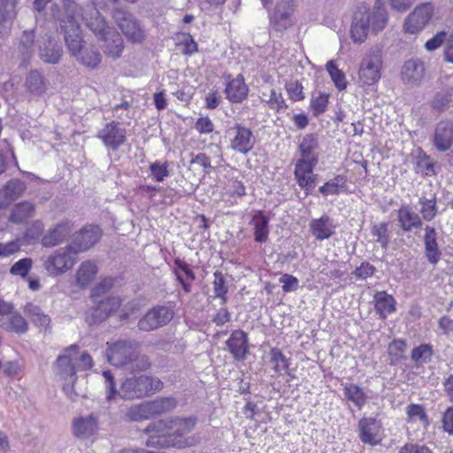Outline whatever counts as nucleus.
Returning a JSON list of instances; mask_svg holds the SVG:
<instances>
[{
    "instance_id": "obj_1",
    "label": "nucleus",
    "mask_w": 453,
    "mask_h": 453,
    "mask_svg": "<svg viewBox=\"0 0 453 453\" xmlns=\"http://www.w3.org/2000/svg\"><path fill=\"white\" fill-rule=\"evenodd\" d=\"M196 424L195 418H173L150 423L144 430L148 434V447H173L184 449L198 442V437L190 434Z\"/></svg>"
},
{
    "instance_id": "obj_2",
    "label": "nucleus",
    "mask_w": 453,
    "mask_h": 453,
    "mask_svg": "<svg viewBox=\"0 0 453 453\" xmlns=\"http://www.w3.org/2000/svg\"><path fill=\"white\" fill-rule=\"evenodd\" d=\"M102 375L105 380L106 399L108 401H111L117 395L127 400L142 398L160 391L163 388V383L159 379L140 375L126 378L118 391L113 374L110 371H104Z\"/></svg>"
},
{
    "instance_id": "obj_3",
    "label": "nucleus",
    "mask_w": 453,
    "mask_h": 453,
    "mask_svg": "<svg viewBox=\"0 0 453 453\" xmlns=\"http://www.w3.org/2000/svg\"><path fill=\"white\" fill-rule=\"evenodd\" d=\"M388 22V12L380 0H376L372 9L358 6L352 20L350 35L355 43L364 42L369 35L382 31Z\"/></svg>"
},
{
    "instance_id": "obj_4",
    "label": "nucleus",
    "mask_w": 453,
    "mask_h": 453,
    "mask_svg": "<svg viewBox=\"0 0 453 453\" xmlns=\"http://www.w3.org/2000/svg\"><path fill=\"white\" fill-rule=\"evenodd\" d=\"M300 158L295 166V178L306 195L313 188L316 175L313 170L319 162V141L315 134H305L299 144Z\"/></svg>"
},
{
    "instance_id": "obj_5",
    "label": "nucleus",
    "mask_w": 453,
    "mask_h": 453,
    "mask_svg": "<svg viewBox=\"0 0 453 453\" xmlns=\"http://www.w3.org/2000/svg\"><path fill=\"white\" fill-rule=\"evenodd\" d=\"M71 31L65 28V40L70 53L82 65L88 68H96L102 58L98 50L93 45H87L82 40L79 23L70 21Z\"/></svg>"
},
{
    "instance_id": "obj_6",
    "label": "nucleus",
    "mask_w": 453,
    "mask_h": 453,
    "mask_svg": "<svg viewBox=\"0 0 453 453\" xmlns=\"http://www.w3.org/2000/svg\"><path fill=\"white\" fill-rule=\"evenodd\" d=\"M73 348H66L63 354L58 356L55 364V375L58 380L63 383V391L71 400H75L78 394L74 390V383L76 382L77 368L71 356Z\"/></svg>"
},
{
    "instance_id": "obj_7",
    "label": "nucleus",
    "mask_w": 453,
    "mask_h": 453,
    "mask_svg": "<svg viewBox=\"0 0 453 453\" xmlns=\"http://www.w3.org/2000/svg\"><path fill=\"white\" fill-rule=\"evenodd\" d=\"M78 253L73 246L68 244L65 247L59 248L43 258V267L47 273L51 277L64 274L71 270L77 262Z\"/></svg>"
},
{
    "instance_id": "obj_8",
    "label": "nucleus",
    "mask_w": 453,
    "mask_h": 453,
    "mask_svg": "<svg viewBox=\"0 0 453 453\" xmlns=\"http://www.w3.org/2000/svg\"><path fill=\"white\" fill-rule=\"evenodd\" d=\"M229 148L240 154L247 155L254 148L256 138L252 131L236 123L228 129Z\"/></svg>"
},
{
    "instance_id": "obj_9",
    "label": "nucleus",
    "mask_w": 453,
    "mask_h": 453,
    "mask_svg": "<svg viewBox=\"0 0 453 453\" xmlns=\"http://www.w3.org/2000/svg\"><path fill=\"white\" fill-rule=\"evenodd\" d=\"M381 58L379 54L371 52L362 59L359 70L358 80L363 87L374 85L380 79Z\"/></svg>"
},
{
    "instance_id": "obj_10",
    "label": "nucleus",
    "mask_w": 453,
    "mask_h": 453,
    "mask_svg": "<svg viewBox=\"0 0 453 453\" xmlns=\"http://www.w3.org/2000/svg\"><path fill=\"white\" fill-rule=\"evenodd\" d=\"M171 307L157 305L150 309L138 322L140 330L152 331L167 325L173 318Z\"/></svg>"
},
{
    "instance_id": "obj_11",
    "label": "nucleus",
    "mask_w": 453,
    "mask_h": 453,
    "mask_svg": "<svg viewBox=\"0 0 453 453\" xmlns=\"http://www.w3.org/2000/svg\"><path fill=\"white\" fill-rule=\"evenodd\" d=\"M107 345V360L115 366L128 365L129 361L135 356V349H137V344L129 341H118Z\"/></svg>"
},
{
    "instance_id": "obj_12",
    "label": "nucleus",
    "mask_w": 453,
    "mask_h": 453,
    "mask_svg": "<svg viewBox=\"0 0 453 453\" xmlns=\"http://www.w3.org/2000/svg\"><path fill=\"white\" fill-rule=\"evenodd\" d=\"M423 231V243L426 257L431 265H435L441 257L440 246L441 242H443L442 237L440 232L431 225H426Z\"/></svg>"
},
{
    "instance_id": "obj_13",
    "label": "nucleus",
    "mask_w": 453,
    "mask_h": 453,
    "mask_svg": "<svg viewBox=\"0 0 453 453\" xmlns=\"http://www.w3.org/2000/svg\"><path fill=\"white\" fill-rule=\"evenodd\" d=\"M433 14L432 4L426 3L417 6L404 21L405 32L412 35L419 33L429 22Z\"/></svg>"
},
{
    "instance_id": "obj_14",
    "label": "nucleus",
    "mask_w": 453,
    "mask_h": 453,
    "mask_svg": "<svg viewBox=\"0 0 453 453\" xmlns=\"http://www.w3.org/2000/svg\"><path fill=\"white\" fill-rule=\"evenodd\" d=\"M97 137L105 147L116 150L125 143L127 130L121 123L111 121L98 131Z\"/></svg>"
},
{
    "instance_id": "obj_15",
    "label": "nucleus",
    "mask_w": 453,
    "mask_h": 453,
    "mask_svg": "<svg viewBox=\"0 0 453 453\" xmlns=\"http://www.w3.org/2000/svg\"><path fill=\"white\" fill-rule=\"evenodd\" d=\"M358 435L364 444L376 446L382 440V426L380 421L372 417L362 418L358 421Z\"/></svg>"
},
{
    "instance_id": "obj_16",
    "label": "nucleus",
    "mask_w": 453,
    "mask_h": 453,
    "mask_svg": "<svg viewBox=\"0 0 453 453\" xmlns=\"http://www.w3.org/2000/svg\"><path fill=\"white\" fill-rule=\"evenodd\" d=\"M113 18L123 34L130 41L139 42L143 39V30L128 12L122 9H117L113 13Z\"/></svg>"
},
{
    "instance_id": "obj_17",
    "label": "nucleus",
    "mask_w": 453,
    "mask_h": 453,
    "mask_svg": "<svg viewBox=\"0 0 453 453\" xmlns=\"http://www.w3.org/2000/svg\"><path fill=\"white\" fill-rule=\"evenodd\" d=\"M97 306L86 311L85 319L89 325L105 320L112 312L117 311L122 303L119 297L112 296L97 301Z\"/></svg>"
},
{
    "instance_id": "obj_18",
    "label": "nucleus",
    "mask_w": 453,
    "mask_h": 453,
    "mask_svg": "<svg viewBox=\"0 0 453 453\" xmlns=\"http://www.w3.org/2000/svg\"><path fill=\"white\" fill-rule=\"evenodd\" d=\"M293 12V0H281L278 2L273 11L270 13L271 25L277 31L286 29L292 23L291 15Z\"/></svg>"
},
{
    "instance_id": "obj_19",
    "label": "nucleus",
    "mask_w": 453,
    "mask_h": 453,
    "mask_svg": "<svg viewBox=\"0 0 453 453\" xmlns=\"http://www.w3.org/2000/svg\"><path fill=\"white\" fill-rule=\"evenodd\" d=\"M102 232L98 226H89L82 228L77 233L70 243L73 246L74 250L79 254L84 252L96 244L100 237Z\"/></svg>"
},
{
    "instance_id": "obj_20",
    "label": "nucleus",
    "mask_w": 453,
    "mask_h": 453,
    "mask_svg": "<svg viewBox=\"0 0 453 453\" xmlns=\"http://www.w3.org/2000/svg\"><path fill=\"white\" fill-rule=\"evenodd\" d=\"M73 227V226L69 220L56 224L42 237V245L50 248L60 244L70 234Z\"/></svg>"
},
{
    "instance_id": "obj_21",
    "label": "nucleus",
    "mask_w": 453,
    "mask_h": 453,
    "mask_svg": "<svg viewBox=\"0 0 453 453\" xmlns=\"http://www.w3.org/2000/svg\"><path fill=\"white\" fill-rule=\"evenodd\" d=\"M337 225L328 215H322L310 222V230L314 238L318 241H324L331 238L336 231Z\"/></svg>"
},
{
    "instance_id": "obj_22",
    "label": "nucleus",
    "mask_w": 453,
    "mask_h": 453,
    "mask_svg": "<svg viewBox=\"0 0 453 453\" xmlns=\"http://www.w3.org/2000/svg\"><path fill=\"white\" fill-rule=\"evenodd\" d=\"M229 352L236 360H244L248 352V335L242 330L232 332L229 339L226 342Z\"/></svg>"
},
{
    "instance_id": "obj_23",
    "label": "nucleus",
    "mask_w": 453,
    "mask_h": 453,
    "mask_svg": "<svg viewBox=\"0 0 453 453\" xmlns=\"http://www.w3.org/2000/svg\"><path fill=\"white\" fill-rule=\"evenodd\" d=\"M104 53L113 59L119 58L124 50V42L116 30H108L106 35L99 41Z\"/></svg>"
},
{
    "instance_id": "obj_24",
    "label": "nucleus",
    "mask_w": 453,
    "mask_h": 453,
    "mask_svg": "<svg viewBox=\"0 0 453 453\" xmlns=\"http://www.w3.org/2000/svg\"><path fill=\"white\" fill-rule=\"evenodd\" d=\"M97 429L98 420L93 414L75 418L73 421V434L78 438H88L94 435Z\"/></svg>"
},
{
    "instance_id": "obj_25",
    "label": "nucleus",
    "mask_w": 453,
    "mask_h": 453,
    "mask_svg": "<svg viewBox=\"0 0 453 453\" xmlns=\"http://www.w3.org/2000/svg\"><path fill=\"white\" fill-rule=\"evenodd\" d=\"M397 221L403 232H411L423 226L420 215L413 211L408 204L402 205L397 211Z\"/></svg>"
},
{
    "instance_id": "obj_26",
    "label": "nucleus",
    "mask_w": 453,
    "mask_h": 453,
    "mask_svg": "<svg viewBox=\"0 0 453 453\" xmlns=\"http://www.w3.org/2000/svg\"><path fill=\"white\" fill-rule=\"evenodd\" d=\"M405 412L408 425L416 426L417 429L422 430L423 433L427 431L430 420L423 405L411 403L406 407Z\"/></svg>"
},
{
    "instance_id": "obj_27",
    "label": "nucleus",
    "mask_w": 453,
    "mask_h": 453,
    "mask_svg": "<svg viewBox=\"0 0 453 453\" xmlns=\"http://www.w3.org/2000/svg\"><path fill=\"white\" fill-rule=\"evenodd\" d=\"M249 88L246 85L243 76L239 74L226 83L225 94L226 99L233 103H242L247 98Z\"/></svg>"
},
{
    "instance_id": "obj_28",
    "label": "nucleus",
    "mask_w": 453,
    "mask_h": 453,
    "mask_svg": "<svg viewBox=\"0 0 453 453\" xmlns=\"http://www.w3.org/2000/svg\"><path fill=\"white\" fill-rule=\"evenodd\" d=\"M425 75L424 63L418 58L407 60L401 71V76L404 82L415 84L422 81Z\"/></svg>"
},
{
    "instance_id": "obj_29",
    "label": "nucleus",
    "mask_w": 453,
    "mask_h": 453,
    "mask_svg": "<svg viewBox=\"0 0 453 453\" xmlns=\"http://www.w3.org/2000/svg\"><path fill=\"white\" fill-rule=\"evenodd\" d=\"M0 327L7 332L23 334L27 332L28 324L25 318L13 309L6 316L0 317Z\"/></svg>"
},
{
    "instance_id": "obj_30",
    "label": "nucleus",
    "mask_w": 453,
    "mask_h": 453,
    "mask_svg": "<svg viewBox=\"0 0 453 453\" xmlns=\"http://www.w3.org/2000/svg\"><path fill=\"white\" fill-rule=\"evenodd\" d=\"M453 143V122L441 121L437 124L434 133V145L440 151H445Z\"/></svg>"
},
{
    "instance_id": "obj_31",
    "label": "nucleus",
    "mask_w": 453,
    "mask_h": 453,
    "mask_svg": "<svg viewBox=\"0 0 453 453\" xmlns=\"http://www.w3.org/2000/svg\"><path fill=\"white\" fill-rule=\"evenodd\" d=\"M26 189L23 181L12 179L0 189V208L8 206L12 201L18 199Z\"/></svg>"
},
{
    "instance_id": "obj_32",
    "label": "nucleus",
    "mask_w": 453,
    "mask_h": 453,
    "mask_svg": "<svg viewBox=\"0 0 453 453\" xmlns=\"http://www.w3.org/2000/svg\"><path fill=\"white\" fill-rule=\"evenodd\" d=\"M373 302L376 313L382 319L395 311L396 301L386 291L376 292L373 296Z\"/></svg>"
},
{
    "instance_id": "obj_33",
    "label": "nucleus",
    "mask_w": 453,
    "mask_h": 453,
    "mask_svg": "<svg viewBox=\"0 0 453 453\" xmlns=\"http://www.w3.org/2000/svg\"><path fill=\"white\" fill-rule=\"evenodd\" d=\"M250 225L254 230V240L257 242L264 243L269 236V218L262 211H258L252 216Z\"/></svg>"
},
{
    "instance_id": "obj_34",
    "label": "nucleus",
    "mask_w": 453,
    "mask_h": 453,
    "mask_svg": "<svg viewBox=\"0 0 453 453\" xmlns=\"http://www.w3.org/2000/svg\"><path fill=\"white\" fill-rule=\"evenodd\" d=\"M246 194L243 183L236 179L228 180L222 190L223 200L234 205L237 203V200Z\"/></svg>"
},
{
    "instance_id": "obj_35",
    "label": "nucleus",
    "mask_w": 453,
    "mask_h": 453,
    "mask_svg": "<svg viewBox=\"0 0 453 453\" xmlns=\"http://www.w3.org/2000/svg\"><path fill=\"white\" fill-rule=\"evenodd\" d=\"M35 205L29 202L17 203L11 213L10 221L14 224H25L35 214Z\"/></svg>"
},
{
    "instance_id": "obj_36",
    "label": "nucleus",
    "mask_w": 453,
    "mask_h": 453,
    "mask_svg": "<svg viewBox=\"0 0 453 453\" xmlns=\"http://www.w3.org/2000/svg\"><path fill=\"white\" fill-rule=\"evenodd\" d=\"M86 24L88 27L96 35L98 41L102 40L108 30H115L107 25L104 18L99 13L98 11H95L91 17L86 18Z\"/></svg>"
},
{
    "instance_id": "obj_37",
    "label": "nucleus",
    "mask_w": 453,
    "mask_h": 453,
    "mask_svg": "<svg viewBox=\"0 0 453 453\" xmlns=\"http://www.w3.org/2000/svg\"><path fill=\"white\" fill-rule=\"evenodd\" d=\"M344 395L348 401L352 403L357 410H361L366 403L367 396L358 385L345 383L343 385Z\"/></svg>"
},
{
    "instance_id": "obj_38",
    "label": "nucleus",
    "mask_w": 453,
    "mask_h": 453,
    "mask_svg": "<svg viewBox=\"0 0 453 453\" xmlns=\"http://www.w3.org/2000/svg\"><path fill=\"white\" fill-rule=\"evenodd\" d=\"M62 56L61 46L51 38H48L47 43L44 46H40L41 58L50 64H57Z\"/></svg>"
},
{
    "instance_id": "obj_39",
    "label": "nucleus",
    "mask_w": 453,
    "mask_h": 453,
    "mask_svg": "<svg viewBox=\"0 0 453 453\" xmlns=\"http://www.w3.org/2000/svg\"><path fill=\"white\" fill-rule=\"evenodd\" d=\"M97 266L91 261L82 262L76 273V282L81 288L88 286L97 273Z\"/></svg>"
},
{
    "instance_id": "obj_40",
    "label": "nucleus",
    "mask_w": 453,
    "mask_h": 453,
    "mask_svg": "<svg viewBox=\"0 0 453 453\" xmlns=\"http://www.w3.org/2000/svg\"><path fill=\"white\" fill-rule=\"evenodd\" d=\"M24 311L37 327L41 329H47L50 326V317L43 313L39 306L29 303L25 306Z\"/></svg>"
},
{
    "instance_id": "obj_41",
    "label": "nucleus",
    "mask_w": 453,
    "mask_h": 453,
    "mask_svg": "<svg viewBox=\"0 0 453 453\" xmlns=\"http://www.w3.org/2000/svg\"><path fill=\"white\" fill-rule=\"evenodd\" d=\"M269 354L270 362L273 365V368L275 371V372L279 374H281V372H285L286 374L290 375V359L288 358L278 348L271 349Z\"/></svg>"
},
{
    "instance_id": "obj_42",
    "label": "nucleus",
    "mask_w": 453,
    "mask_h": 453,
    "mask_svg": "<svg viewBox=\"0 0 453 453\" xmlns=\"http://www.w3.org/2000/svg\"><path fill=\"white\" fill-rule=\"evenodd\" d=\"M347 189V177L342 174L335 176L334 179L326 182L319 188L323 196L337 195Z\"/></svg>"
},
{
    "instance_id": "obj_43",
    "label": "nucleus",
    "mask_w": 453,
    "mask_h": 453,
    "mask_svg": "<svg viewBox=\"0 0 453 453\" xmlns=\"http://www.w3.org/2000/svg\"><path fill=\"white\" fill-rule=\"evenodd\" d=\"M63 6L65 10V16L58 17V20L59 21V25L64 35H65V28L72 32L70 27L71 20L78 23L75 16L78 4L74 0H63Z\"/></svg>"
},
{
    "instance_id": "obj_44",
    "label": "nucleus",
    "mask_w": 453,
    "mask_h": 453,
    "mask_svg": "<svg viewBox=\"0 0 453 453\" xmlns=\"http://www.w3.org/2000/svg\"><path fill=\"white\" fill-rule=\"evenodd\" d=\"M418 204L420 206L419 212L422 221L425 220L430 222L436 217L438 213V207L435 196L427 198L422 196L418 199Z\"/></svg>"
},
{
    "instance_id": "obj_45",
    "label": "nucleus",
    "mask_w": 453,
    "mask_h": 453,
    "mask_svg": "<svg viewBox=\"0 0 453 453\" xmlns=\"http://www.w3.org/2000/svg\"><path fill=\"white\" fill-rule=\"evenodd\" d=\"M152 418L173 410L176 400L173 397H161L153 401H147Z\"/></svg>"
},
{
    "instance_id": "obj_46",
    "label": "nucleus",
    "mask_w": 453,
    "mask_h": 453,
    "mask_svg": "<svg viewBox=\"0 0 453 453\" xmlns=\"http://www.w3.org/2000/svg\"><path fill=\"white\" fill-rule=\"evenodd\" d=\"M26 87L29 92L35 95L44 93L46 85L44 78L37 70L31 71L26 79Z\"/></svg>"
},
{
    "instance_id": "obj_47",
    "label": "nucleus",
    "mask_w": 453,
    "mask_h": 453,
    "mask_svg": "<svg viewBox=\"0 0 453 453\" xmlns=\"http://www.w3.org/2000/svg\"><path fill=\"white\" fill-rule=\"evenodd\" d=\"M406 348L407 343L404 340L396 339L391 342L388 347L389 364L394 365L399 363L404 357Z\"/></svg>"
},
{
    "instance_id": "obj_48",
    "label": "nucleus",
    "mask_w": 453,
    "mask_h": 453,
    "mask_svg": "<svg viewBox=\"0 0 453 453\" xmlns=\"http://www.w3.org/2000/svg\"><path fill=\"white\" fill-rule=\"evenodd\" d=\"M127 419L132 421H141L152 418L148 402L132 405L126 412Z\"/></svg>"
},
{
    "instance_id": "obj_49",
    "label": "nucleus",
    "mask_w": 453,
    "mask_h": 453,
    "mask_svg": "<svg viewBox=\"0 0 453 453\" xmlns=\"http://www.w3.org/2000/svg\"><path fill=\"white\" fill-rule=\"evenodd\" d=\"M68 348H73V351H72V356L73 357L72 358L77 370L86 371L93 367V358L89 354L80 351V348L76 344H73Z\"/></svg>"
},
{
    "instance_id": "obj_50",
    "label": "nucleus",
    "mask_w": 453,
    "mask_h": 453,
    "mask_svg": "<svg viewBox=\"0 0 453 453\" xmlns=\"http://www.w3.org/2000/svg\"><path fill=\"white\" fill-rule=\"evenodd\" d=\"M326 68L335 88L340 91L346 89L348 82L345 73L337 67L335 62L329 60L326 65Z\"/></svg>"
},
{
    "instance_id": "obj_51",
    "label": "nucleus",
    "mask_w": 453,
    "mask_h": 453,
    "mask_svg": "<svg viewBox=\"0 0 453 453\" xmlns=\"http://www.w3.org/2000/svg\"><path fill=\"white\" fill-rule=\"evenodd\" d=\"M264 102L271 110L277 112L284 111L288 109V104L280 91L276 88H272L267 98L263 97Z\"/></svg>"
},
{
    "instance_id": "obj_52",
    "label": "nucleus",
    "mask_w": 453,
    "mask_h": 453,
    "mask_svg": "<svg viewBox=\"0 0 453 453\" xmlns=\"http://www.w3.org/2000/svg\"><path fill=\"white\" fill-rule=\"evenodd\" d=\"M433 353L432 346L423 343L412 349L411 357L417 366H420L431 360Z\"/></svg>"
},
{
    "instance_id": "obj_53",
    "label": "nucleus",
    "mask_w": 453,
    "mask_h": 453,
    "mask_svg": "<svg viewBox=\"0 0 453 453\" xmlns=\"http://www.w3.org/2000/svg\"><path fill=\"white\" fill-rule=\"evenodd\" d=\"M213 292L216 297L221 300V304H226L227 302L226 294L228 292V287L226 285V279L223 273L219 271H216L213 273Z\"/></svg>"
},
{
    "instance_id": "obj_54",
    "label": "nucleus",
    "mask_w": 453,
    "mask_h": 453,
    "mask_svg": "<svg viewBox=\"0 0 453 453\" xmlns=\"http://www.w3.org/2000/svg\"><path fill=\"white\" fill-rule=\"evenodd\" d=\"M44 230V224L41 219L33 220L27 227L24 234L25 242L33 243L39 240Z\"/></svg>"
},
{
    "instance_id": "obj_55",
    "label": "nucleus",
    "mask_w": 453,
    "mask_h": 453,
    "mask_svg": "<svg viewBox=\"0 0 453 453\" xmlns=\"http://www.w3.org/2000/svg\"><path fill=\"white\" fill-rule=\"evenodd\" d=\"M372 234L383 250H387L389 243L388 225L386 222L375 224L372 227Z\"/></svg>"
},
{
    "instance_id": "obj_56",
    "label": "nucleus",
    "mask_w": 453,
    "mask_h": 453,
    "mask_svg": "<svg viewBox=\"0 0 453 453\" xmlns=\"http://www.w3.org/2000/svg\"><path fill=\"white\" fill-rule=\"evenodd\" d=\"M168 163L157 160L150 165V172L152 180L156 182H163L169 176Z\"/></svg>"
},
{
    "instance_id": "obj_57",
    "label": "nucleus",
    "mask_w": 453,
    "mask_h": 453,
    "mask_svg": "<svg viewBox=\"0 0 453 453\" xmlns=\"http://www.w3.org/2000/svg\"><path fill=\"white\" fill-rule=\"evenodd\" d=\"M17 0H1L0 22L12 19L16 15Z\"/></svg>"
},
{
    "instance_id": "obj_58",
    "label": "nucleus",
    "mask_w": 453,
    "mask_h": 453,
    "mask_svg": "<svg viewBox=\"0 0 453 453\" xmlns=\"http://www.w3.org/2000/svg\"><path fill=\"white\" fill-rule=\"evenodd\" d=\"M453 102V90L437 93L433 100V107L438 111H444Z\"/></svg>"
},
{
    "instance_id": "obj_59",
    "label": "nucleus",
    "mask_w": 453,
    "mask_h": 453,
    "mask_svg": "<svg viewBox=\"0 0 453 453\" xmlns=\"http://www.w3.org/2000/svg\"><path fill=\"white\" fill-rule=\"evenodd\" d=\"M127 366V369H130L133 372H142L150 368V362L148 357L139 356L137 353V349H135V356L133 357V359L129 361Z\"/></svg>"
},
{
    "instance_id": "obj_60",
    "label": "nucleus",
    "mask_w": 453,
    "mask_h": 453,
    "mask_svg": "<svg viewBox=\"0 0 453 453\" xmlns=\"http://www.w3.org/2000/svg\"><path fill=\"white\" fill-rule=\"evenodd\" d=\"M32 263L29 257L19 259L11 267L10 273L12 275L26 277L32 267Z\"/></svg>"
},
{
    "instance_id": "obj_61",
    "label": "nucleus",
    "mask_w": 453,
    "mask_h": 453,
    "mask_svg": "<svg viewBox=\"0 0 453 453\" xmlns=\"http://www.w3.org/2000/svg\"><path fill=\"white\" fill-rule=\"evenodd\" d=\"M328 96L326 94H319L311 102V108L313 115L318 117L324 113L327 108Z\"/></svg>"
},
{
    "instance_id": "obj_62",
    "label": "nucleus",
    "mask_w": 453,
    "mask_h": 453,
    "mask_svg": "<svg viewBox=\"0 0 453 453\" xmlns=\"http://www.w3.org/2000/svg\"><path fill=\"white\" fill-rule=\"evenodd\" d=\"M285 88L290 100L299 102L304 98V94L303 92V88L297 81L287 82Z\"/></svg>"
},
{
    "instance_id": "obj_63",
    "label": "nucleus",
    "mask_w": 453,
    "mask_h": 453,
    "mask_svg": "<svg viewBox=\"0 0 453 453\" xmlns=\"http://www.w3.org/2000/svg\"><path fill=\"white\" fill-rule=\"evenodd\" d=\"M214 124L211 119L205 116L200 117L195 122V129L201 134H209L214 131Z\"/></svg>"
},
{
    "instance_id": "obj_64",
    "label": "nucleus",
    "mask_w": 453,
    "mask_h": 453,
    "mask_svg": "<svg viewBox=\"0 0 453 453\" xmlns=\"http://www.w3.org/2000/svg\"><path fill=\"white\" fill-rule=\"evenodd\" d=\"M399 453H434L427 446L419 443H406Z\"/></svg>"
}]
</instances>
